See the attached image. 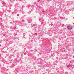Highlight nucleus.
<instances>
[{"label": "nucleus", "instance_id": "2", "mask_svg": "<svg viewBox=\"0 0 74 74\" xmlns=\"http://www.w3.org/2000/svg\"><path fill=\"white\" fill-rule=\"evenodd\" d=\"M73 58H74V56H73Z\"/></svg>", "mask_w": 74, "mask_h": 74}, {"label": "nucleus", "instance_id": "1", "mask_svg": "<svg viewBox=\"0 0 74 74\" xmlns=\"http://www.w3.org/2000/svg\"><path fill=\"white\" fill-rule=\"evenodd\" d=\"M68 29H69V30H71V26L70 25L68 26Z\"/></svg>", "mask_w": 74, "mask_h": 74}]
</instances>
